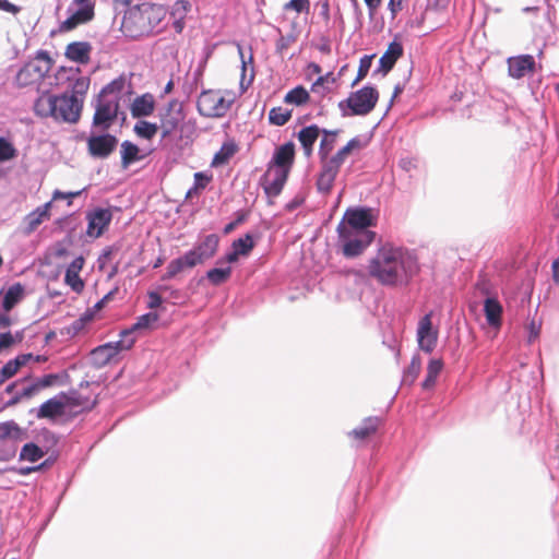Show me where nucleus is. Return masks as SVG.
<instances>
[{
	"label": "nucleus",
	"mask_w": 559,
	"mask_h": 559,
	"mask_svg": "<svg viewBox=\"0 0 559 559\" xmlns=\"http://www.w3.org/2000/svg\"><path fill=\"white\" fill-rule=\"evenodd\" d=\"M368 272L384 286H408L420 272L417 251L385 242L370 260Z\"/></svg>",
	"instance_id": "nucleus-1"
},
{
	"label": "nucleus",
	"mask_w": 559,
	"mask_h": 559,
	"mask_svg": "<svg viewBox=\"0 0 559 559\" xmlns=\"http://www.w3.org/2000/svg\"><path fill=\"white\" fill-rule=\"evenodd\" d=\"M83 105L69 92L55 95L44 93L34 103V112L41 118H53L56 121L75 123L81 117Z\"/></svg>",
	"instance_id": "nucleus-2"
},
{
	"label": "nucleus",
	"mask_w": 559,
	"mask_h": 559,
	"mask_svg": "<svg viewBox=\"0 0 559 559\" xmlns=\"http://www.w3.org/2000/svg\"><path fill=\"white\" fill-rule=\"evenodd\" d=\"M219 240L216 234H209L200 239L192 249L168 263L162 281H170L186 269H192L213 258L217 252Z\"/></svg>",
	"instance_id": "nucleus-3"
},
{
	"label": "nucleus",
	"mask_w": 559,
	"mask_h": 559,
	"mask_svg": "<svg viewBox=\"0 0 559 559\" xmlns=\"http://www.w3.org/2000/svg\"><path fill=\"white\" fill-rule=\"evenodd\" d=\"M160 22V9L152 3L131 7L122 19V27L131 37L150 34Z\"/></svg>",
	"instance_id": "nucleus-4"
},
{
	"label": "nucleus",
	"mask_w": 559,
	"mask_h": 559,
	"mask_svg": "<svg viewBox=\"0 0 559 559\" xmlns=\"http://www.w3.org/2000/svg\"><path fill=\"white\" fill-rule=\"evenodd\" d=\"M379 99V92L373 85H365L352 92L346 99L338 103L342 117L366 116L370 114Z\"/></svg>",
	"instance_id": "nucleus-5"
},
{
	"label": "nucleus",
	"mask_w": 559,
	"mask_h": 559,
	"mask_svg": "<svg viewBox=\"0 0 559 559\" xmlns=\"http://www.w3.org/2000/svg\"><path fill=\"white\" fill-rule=\"evenodd\" d=\"M52 59L48 51L38 50L35 57L25 62L15 75V83L19 87H26L38 84L50 71Z\"/></svg>",
	"instance_id": "nucleus-6"
},
{
	"label": "nucleus",
	"mask_w": 559,
	"mask_h": 559,
	"mask_svg": "<svg viewBox=\"0 0 559 559\" xmlns=\"http://www.w3.org/2000/svg\"><path fill=\"white\" fill-rule=\"evenodd\" d=\"M120 97L112 99L98 96L95 102V112L93 116L92 128L100 131H108L117 119L120 118L121 126L124 123L127 116L120 111Z\"/></svg>",
	"instance_id": "nucleus-7"
},
{
	"label": "nucleus",
	"mask_w": 559,
	"mask_h": 559,
	"mask_svg": "<svg viewBox=\"0 0 559 559\" xmlns=\"http://www.w3.org/2000/svg\"><path fill=\"white\" fill-rule=\"evenodd\" d=\"M338 242L345 258L353 259L360 255L374 240L376 233H354L345 228L344 221L337 226Z\"/></svg>",
	"instance_id": "nucleus-8"
},
{
	"label": "nucleus",
	"mask_w": 559,
	"mask_h": 559,
	"mask_svg": "<svg viewBox=\"0 0 559 559\" xmlns=\"http://www.w3.org/2000/svg\"><path fill=\"white\" fill-rule=\"evenodd\" d=\"M68 17L59 25V32L73 31L79 25L91 22L95 16V2L93 0H73L67 9Z\"/></svg>",
	"instance_id": "nucleus-9"
},
{
	"label": "nucleus",
	"mask_w": 559,
	"mask_h": 559,
	"mask_svg": "<svg viewBox=\"0 0 559 559\" xmlns=\"http://www.w3.org/2000/svg\"><path fill=\"white\" fill-rule=\"evenodd\" d=\"M231 106V100L221 96L218 92L203 91L198 98L197 109L202 117L221 118L226 115Z\"/></svg>",
	"instance_id": "nucleus-10"
},
{
	"label": "nucleus",
	"mask_w": 559,
	"mask_h": 559,
	"mask_svg": "<svg viewBox=\"0 0 559 559\" xmlns=\"http://www.w3.org/2000/svg\"><path fill=\"white\" fill-rule=\"evenodd\" d=\"M345 228L354 233H373L369 228L376 225L377 217L373 210L367 206H357L348 209L343 219Z\"/></svg>",
	"instance_id": "nucleus-11"
},
{
	"label": "nucleus",
	"mask_w": 559,
	"mask_h": 559,
	"mask_svg": "<svg viewBox=\"0 0 559 559\" xmlns=\"http://www.w3.org/2000/svg\"><path fill=\"white\" fill-rule=\"evenodd\" d=\"M87 151L94 158L105 159L111 155L118 145L116 135L103 131L102 133L91 132L87 136Z\"/></svg>",
	"instance_id": "nucleus-12"
},
{
	"label": "nucleus",
	"mask_w": 559,
	"mask_h": 559,
	"mask_svg": "<svg viewBox=\"0 0 559 559\" xmlns=\"http://www.w3.org/2000/svg\"><path fill=\"white\" fill-rule=\"evenodd\" d=\"M162 129V139L169 138L179 127L180 122L185 119L182 106L178 104L177 99L170 100L166 107L158 112Z\"/></svg>",
	"instance_id": "nucleus-13"
},
{
	"label": "nucleus",
	"mask_w": 559,
	"mask_h": 559,
	"mask_svg": "<svg viewBox=\"0 0 559 559\" xmlns=\"http://www.w3.org/2000/svg\"><path fill=\"white\" fill-rule=\"evenodd\" d=\"M80 74L79 68H62L61 71L57 74L58 80L66 79L69 81L68 88L66 91L69 92V96L75 97L78 102L82 105L84 103V97L90 87V78L82 76Z\"/></svg>",
	"instance_id": "nucleus-14"
},
{
	"label": "nucleus",
	"mask_w": 559,
	"mask_h": 559,
	"mask_svg": "<svg viewBox=\"0 0 559 559\" xmlns=\"http://www.w3.org/2000/svg\"><path fill=\"white\" fill-rule=\"evenodd\" d=\"M68 403L70 401L67 393L60 392L58 395L45 401L39 407L29 409V414H35L38 419L53 421L64 414Z\"/></svg>",
	"instance_id": "nucleus-15"
},
{
	"label": "nucleus",
	"mask_w": 559,
	"mask_h": 559,
	"mask_svg": "<svg viewBox=\"0 0 559 559\" xmlns=\"http://www.w3.org/2000/svg\"><path fill=\"white\" fill-rule=\"evenodd\" d=\"M431 317L432 312L426 313L420 318L417 326L418 347L427 354L435 350L439 335L438 330L432 325Z\"/></svg>",
	"instance_id": "nucleus-16"
},
{
	"label": "nucleus",
	"mask_w": 559,
	"mask_h": 559,
	"mask_svg": "<svg viewBox=\"0 0 559 559\" xmlns=\"http://www.w3.org/2000/svg\"><path fill=\"white\" fill-rule=\"evenodd\" d=\"M87 229L86 235L92 238H98L110 225L112 213L110 209L95 207L86 213Z\"/></svg>",
	"instance_id": "nucleus-17"
},
{
	"label": "nucleus",
	"mask_w": 559,
	"mask_h": 559,
	"mask_svg": "<svg viewBox=\"0 0 559 559\" xmlns=\"http://www.w3.org/2000/svg\"><path fill=\"white\" fill-rule=\"evenodd\" d=\"M294 159L295 144L293 141H288L275 148L272 159L269 163L267 173H270L272 169H276L286 170V173L289 174Z\"/></svg>",
	"instance_id": "nucleus-18"
},
{
	"label": "nucleus",
	"mask_w": 559,
	"mask_h": 559,
	"mask_svg": "<svg viewBox=\"0 0 559 559\" xmlns=\"http://www.w3.org/2000/svg\"><path fill=\"white\" fill-rule=\"evenodd\" d=\"M404 48L397 37L389 44L385 52L380 57L378 68L373 74L381 73L385 76L395 66L396 61L403 56Z\"/></svg>",
	"instance_id": "nucleus-19"
},
{
	"label": "nucleus",
	"mask_w": 559,
	"mask_h": 559,
	"mask_svg": "<svg viewBox=\"0 0 559 559\" xmlns=\"http://www.w3.org/2000/svg\"><path fill=\"white\" fill-rule=\"evenodd\" d=\"M535 69V59L532 55H521L508 59V73L513 79H522Z\"/></svg>",
	"instance_id": "nucleus-20"
},
{
	"label": "nucleus",
	"mask_w": 559,
	"mask_h": 559,
	"mask_svg": "<svg viewBox=\"0 0 559 559\" xmlns=\"http://www.w3.org/2000/svg\"><path fill=\"white\" fill-rule=\"evenodd\" d=\"M92 50V44L88 41H72L66 47L64 56L75 63L86 64L91 59Z\"/></svg>",
	"instance_id": "nucleus-21"
},
{
	"label": "nucleus",
	"mask_w": 559,
	"mask_h": 559,
	"mask_svg": "<svg viewBox=\"0 0 559 559\" xmlns=\"http://www.w3.org/2000/svg\"><path fill=\"white\" fill-rule=\"evenodd\" d=\"M502 313L503 307L501 302L493 296H489L484 300V314L487 321V324L495 329L499 330L502 325Z\"/></svg>",
	"instance_id": "nucleus-22"
},
{
	"label": "nucleus",
	"mask_w": 559,
	"mask_h": 559,
	"mask_svg": "<svg viewBox=\"0 0 559 559\" xmlns=\"http://www.w3.org/2000/svg\"><path fill=\"white\" fill-rule=\"evenodd\" d=\"M338 173V168L328 162H321V170L316 181L318 191L322 194L330 193Z\"/></svg>",
	"instance_id": "nucleus-23"
},
{
	"label": "nucleus",
	"mask_w": 559,
	"mask_h": 559,
	"mask_svg": "<svg viewBox=\"0 0 559 559\" xmlns=\"http://www.w3.org/2000/svg\"><path fill=\"white\" fill-rule=\"evenodd\" d=\"M321 134V128L317 124L304 127L297 133V139L300 142L301 148L306 157H311L313 154L314 144Z\"/></svg>",
	"instance_id": "nucleus-24"
},
{
	"label": "nucleus",
	"mask_w": 559,
	"mask_h": 559,
	"mask_svg": "<svg viewBox=\"0 0 559 559\" xmlns=\"http://www.w3.org/2000/svg\"><path fill=\"white\" fill-rule=\"evenodd\" d=\"M84 258L82 255L75 258L67 267L64 274V282L75 293H81L84 289V282L80 277V272L84 265Z\"/></svg>",
	"instance_id": "nucleus-25"
},
{
	"label": "nucleus",
	"mask_w": 559,
	"mask_h": 559,
	"mask_svg": "<svg viewBox=\"0 0 559 559\" xmlns=\"http://www.w3.org/2000/svg\"><path fill=\"white\" fill-rule=\"evenodd\" d=\"M52 201L46 202L44 205L36 207L34 211L25 216V229L24 234L29 235L45 221L50 217V207Z\"/></svg>",
	"instance_id": "nucleus-26"
},
{
	"label": "nucleus",
	"mask_w": 559,
	"mask_h": 559,
	"mask_svg": "<svg viewBox=\"0 0 559 559\" xmlns=\"http://www.w3.org/2000/svg\"><path fill=\"white\" fill-rule=\"evenodd\" d=\"M381 419L378 416H369L362 419L361 424L350 430L347 435L349 438L364 441L378 430Z\"/></svg>",
	"instance_id": "nucleus-27"
},
{
	"label": "nucleus",
	"mask_w": 559,
	"mask_h": 559,
	"mask_svg": "<svg viewBox=\"0 0 559 559\" xmlns=\"http://www.w3.org/2000/svg\"><path fill=\"white\" fill-rule=\"evenodd\" d=\"M155 109L154 96L151 93H145L138 96L131 104L130 111L133 118L148 117Z\"/></svg>",
	"instance_id": "nucleus-28"
},
{
	"label": "nucleus",
	"mask_w": 559,
	"mask_h": 559,
	"mask_svg": "<svg viewBox=\"0 0 559 559\" xmlns=\"http://www.w3.org/2000/svg\"><path fill=\"white\" fill-rule=\"evenodd\" d=\"M120 155H121V167L123 169L129 168L132 164H134L145 157V155L141 153L140 147L135 143H133L129 140H126L121 143Z\"/></svg>",
	"instance_id": "nucleus-29"
},
{
	"label": "nucleus",
	"mask_w": 559,
	"mask_h": 559,
	"mask_svg": "<svg viewBox=\"0 0 559 559\" xmlns=\"http://www.w3.org/2000/svg\"><path fill=\"white\" fill-rule=\"evenodd\" d=\"M70 382V376L67 371L57 373H47L43 377L36 378L31 384L35 386L36 393L41 389L53 386L55 384L66 385Z\"/></svg>",
	"instance_id": "nucleus-30"
},
{
	"label": "nucleus",
	"mask_w": 559,
	"mask_h": 559,
	"mask_svg": "<svg viewBox=\"0 0 559 559\" xmlns=\"http://www.w3.org/2000/svg\"><path fill=\"white\" fill-rule=\"evenodd\" d=\"M341 133L340 129H324L321 128V134H323V138L320 141L318 155L320 158V162H326L330 157L331 152L334 148L336 138Z\"/></svg>",
	"instance_id": "nucleus-31"
},
{
	"label": "nucleus",
	"mask_w": 559,
	"mask_h": 559,
	"mask_svg": "<svg viewBox=\"0 0 559 559\" xmlns=\"http://www.w3.org/2000/svg\"><path fill=\"white\" fill-rule=\"evenodd\" d=\"M25 295V287L21 283H14L4 293L1 307L5 312H10L19 302L22 301Z\"/></svg>",
	"instance_id": "nucleus-32"
},
{
	"label": "nucleus",
	"mask_w": 559,
	"mask_h": 559,
	"mask_svg": "<svg viewBox=\"0 0 559 559\" xmlns=\"http://www.w3.org/2000/svg\"><path fill=\"white\" fill-rule=\"evenodd\" d=\"M26 437V429L22 428L15 420L10 419L0 423V441L24 440Z\"/></svg>",
	"instance_id": "nucleus-33"
},
{
	"label": "nucleus",
	"mask_w": 559,
	"mask_h": 559,
	"mask_svg": "<svg viewBox=\"0 0 559 559\" xmlns=\"http://www.w3.org/2000/svg\"><path fill=\"white\" fill-rule=\"evenodd\" d=\"M115 358L110 344H102L93 348L90 353V362L93 367L99 369L105 367Z\"/></svg>",
	"instance_id": "nucleus-34"
},
{
	"label": "nucleus",
	"mask_w": 559,
	"mask_h": 559,
	"mask_svg": "<svg viewBox=\"0 0 559 559\" xmlns=\"http://www.w3.org/2000/svg\"><path fill=\"white\" fill-rule=\"evenodd\" d=\"M158 318L156 312H146L138 317L136 321L130 328L122 330L120 336H131L136 331L148 330L158 321Z\"/></svg>",
	"instance_id": "nucleus-35"
},
{
	"label": "nucleus",
	"mask_w": 559,
	"mask_h": 559,
	"mask_svg": "<svg viewBox=\"0 0 559 559\" xmlns=\"http://www.w3.org/2000/svg\"><path fill=\"white\" fill-rule=\"evenodd\" d=\"M49 452V447L43 448L35 442H26L20 451L19 460L36 463Z\"/></svg>",
	"instance_id": "nucleus-36"
},
{
	"label": "nucleus",
	"mask_w": 559,
	"mask_h": 559,
	"mask_svg": "<svg viewBox=\"0 0 559 559\" xmlns=\"http://www.w3.org/2000/svg\"><path fill=\"white\" fill-rule=\"evenodd\" d=\"M238 52L241 59L240 87L245 91L249 85H251L254 79L253 56L252 52H250L248 60H246L242 47L240 45H238Z\"/></svg>",
	"instance_id": "nucleus-37"
},
{
	"label": "nucleus",
	"mask_w": 559,
	"mask_h": 559,
	"mask_svg": "<svg viewBox=\"0 0 559 559\" xmlns=\"http://www.w3.org/2000/svg\"><path fill=\"white\" fill-rule=\"evenodd\" d=\"M288 178L286 170L274 169V178L264 183L263 190L267 197L275 198L281 194Z\"/></svg>",
	"instance_id": "nucleus-38"
},
{
	"label": "nucleus",
	"mask_w": 559,
	"mask_h": 559,
	"mask_svg": "<svg viewBox=\"0 0 559 559\" xmlns=\"http://www.w3.org/2000/svg\"><path fill=\"white\" fill-rule=\"evenodd\" d=\"M442 369L443 361L441 359H430L427 366V374L424 381L421 382V388L424 390H430L431 388H433Z\"/></svg>",
	"instance_id": "nucleus-39"
},
{
	"label": "nucleus",
	"mask_w": 559,
	"mask_h": 559,
	"mask_svg": "<svg viewBox=\"0 0 559 559\" xmlns=\"http://www.w3.org/2000/svg\"><path fill=\"white\" fill-rule=\"evenodd\" d=\"M310 99V94L302 85H297L289 90L284 96V103L295 105L297 107L307 104Z\"/></svg>",
	"instance_id": "nucleus-40"
},
{
	"label": "nucleus",
	"mask_w": 559,
	"mask_h": 559,
	"mask_svg": "<svg viewBox=\"0 0 559 559\" xmlns=\"http://www.w3.org/2000/svg\"><path fill=\"white\" fill-rule=\"evenodd\" d=\"M213 176L206 171H197L193 175V186L186 192V200L192 199L200 190H204L212 181Z\"/></svg>",
	"instance_id": "nucleus-41"
},
{
	"label": "nucleus",
	"mask_w": 559,
	"mask_h": 559,
	"mask_svg": "<svg viewBox=\"0 0 559 559\" xmlns=\"http://www.w3.org/2000/svg\"><path fill=\"white\" fill-rule=\"evenodd\" d=\"M237 152V145L234 142H227L222 145L218 152L215 153L211 165L217 167L225 165Z\"/></svg>",
	"instance_id": "nucleus-42"
},
{
	"label": "nucleus",
	"mask_w": 559,
	"mask_h": 559,
	"mask_svg": "<svg viewBox=\"0 0 559 559\" xmlns=\"http://www.w3.org/2000/svg\"><path fill=\"white\" fill-rule=\"evenodd\" d=\"M159 127L157 123L147 120H138L133 127L134 133L144 140L151 141L157 133Z\"/></svg>",
	"instance_id": "nucleus-43"
},
{
	"label": "nucleus",
	"mask_w": 559,
	"mask_h": 559,
	"mask_svg": "<svg viewBox=\"0 0 559 559\" xmlns=\"http://www.w3.org/2000/svg\"><path fill=\"white\" fill-rule=\"evenodd\" d=\"M231 275V267L230 266H226V267H222V266H217V267H213V269H210L205 276L207 278V281L214 285V286H219L224 283H226L229 277Z\"/></svg>",
	"instance_id": "nucleus-44"
},
{
	"label": "nucleus",
	"mask_w": 559,
	"mask_h": 559,
	"mask_svg": "<svg viewBox=\"0 0 559 559\" xmlns=\"http://www.w3.org/2000/svg\"><path fill=\"white\" fill-rule=\"evenodd\" d=\"M421 368V358L418 354L412 357L411 364L403 372L402 383L412 385L418 377Z\"/></svg>",
	"instance_id": "nucleus-45"
},
{
	"label": "nucleus",
	"mask_w": 559,
	"mask_h": 559,
	"mask_svg": "<svg viewBox=\"0 0 559 559\" xmlns=\"http://www.w3.org/2000/svg\"><path fill=\"white\" fill-rule=\"evenodd\" d=\"M254 246V236L251 233H247L243 237L235 239L231 242V249L237 251L242 257L249 255Z\"/></svg>",
	"instance_id": "nucleus-46"
},
{
	"label": "nucleus",
	"mask_w": 559,
	"mask_h": 559,
	"mask_svg": "<svg viewBox=\"0 0 559 559\" xmlns=\"http://www.w3.org/2000/svg\"><path fill=\"white\" fill-rule=\"evenodd\" d=\"M293 115L292 109H284L282 107H273L269 112V122L272 126L282 127L286 124Z\"/></svg>",
	"instance_id": "nucleus-47"
},
{
	"label": "nucleus",
	"mask_w": 559,
	"mask_h": 559,
	"mask_svg": "<svg viewBox=\"0 0 559 559\" xmlns=\"http://www.w3.org/2000/svg\"><path fill=\"white\" fill-rule=\"evenodd\" d=\"M127 84L126 76L119 75L118 78L114 79L111 82L106 84L98 96L105 97L107 95H115L116 97H119L120 93L124 90Z\"/></svg>",
	"instance_id": "nucleus-48"
},
{
	"label": "nucleus",
	"mask_w": 559,
	"mask_h": 559,
	"mask_svg": "<svg viewBox=\"0 0 559 559\" xmlns=\"http://www.w3.org/2000/svg\"><path fill=\"white\" fill-rule=\"evenodd\" d=\"M22 440L0 441V462H9L16 456L19 442Z\"/></svg>",
	"instance_id": "nucleus-49"
},
{
	"label": "nucleus",
	"mask_w": 559,
	"mask_h": 559,
	"mask_svg": "<svg viewBox=\"0 0 559 559\" xmlns=\"http://www.w3.org/2000/svg\"><path fill=\"white\" fill-rule=\"evenodd\" d=\"M17 156V150L4 136H0V164L9 162Z\"/></svg>",
	"instance_id": "nucleus-50"
},
{
	"label": "nucleus",
	"mask_w": 559,
	"mask_h": 559,
	"mask_svg": "<svg viewBox=\"0 0 559 559\" xmlns=\"http://www.w3.org/2000/svg\"><path fill=\"white\" fill-rule=\"evenodd\" d=\"M374 56H376L374 53L365 55L360 58L357 75H356L355 80L353 81L352 86H355L358 82H360L361 80H364L367 76V74L372 66V60H373Z\"/></svg>",
	"instance_id": "nucleus-51"
},
{
	"label": "nucleus",
	"mask_w": 559,
	"mask_h": 559,
	"mask_svg": "<svg viewBox=\"0 0 559 559\" xmlns=\"http://www.w3.org/2000/svg\"><path fill=\"white\" fill-rule=\"evenodd\" d=\"M135 343V337L131 336H120V340L116 342H108L110 344V349L116 357L121 352L129 350Z\"/></svg>",
	"instance_id": "nucleus-52"
},
{
	"label": "nucleus",
	"mask_w": 559,
	"mask_h": 559,
	"mask_svg": "<svg viewBox=\"0 0 559 559\" xmlns=\"http://www.w3.org/2000/svg\"><path fill=\"white\" fill-rule=\"evenodd\" d=\"M192 4L190 0H177L171 5L170 14L178 20H185L191 11Z\"/></svg>",
	"instance_id": "nucleus-53"
},
{
	"label": "nucleus",
	"mask_w": 559,
	"mask_h": 559,
	"mask_svg": "<svg viewBox=\"0 0 559 559\" xmlns=\"http://www.w3.org/2000/svg\"><path fill=\"white\" fill-rule=\"evenodd\" d=\"M297 39V36L295 33H288L286 35H281L275 44V52L277 55L284 56L286 49L295 43Z\"/></svg>",
	"instance_id": "nucleus-54"
},
{
	"label": "nucleus",
	"mask_w": 559,
	"mask_h": 559,
	"mask_svg": "<svg viewBox=\"0 0 559 559\" xmlns=\"http://www.w3.org/2000/svg\"><path fill=\"white\" fill-rule=\"evenodd\" d=\"M36 394V389L35 386H32V384L25 386L22 391L15 393L10 400H8L5 402V406H14L16 404H19L22 399H29L32 397L33 395Z\"/></svg>",
	"instance_id": "nucleus-55"
},
{
	"label": "nucleus",
	"mask_w": 559,
	"mask_h": 559,
	"mask_svg": "<svg viewBox=\"0 0 559 559\" xmlns=\"http://www.w3.org/2000/svg\"><path fill=\"white\" fill-rule=\"evenodd\" d=\"M370 142V138L365 134H359L350 139L346 146L349 148V151L353 153L354 151H360L368 146Z\"/></svg>",
	"instance_id": "nucleus-56"
},
{
	"label": "nucleus",
	"mask_w": 559,
	"mask_h": 559,
	"mask_svg": "<svg viewBox=\"0 0 559 559\" xmlns=\"http://www.w3.org/2000/svg\"><path fill=\"white\" fill-rule=\"evenodd\" d=\"M350 153L352 152L349 151V148L346 145H344L333 156L329 157L326 162L333 165L334 167L341 169L346 156Z\"/></svg>",
	"instance_id": "nucleus-57"
},
{
	"label": "nucleus",
	"mask_w": 559,
	"mask_h": 559,
	"mask_svg": "<svg viewBox=\"0 0 559 559\" xmlns=\"http://www.w3.org/2000/svg\"><path fill=\"white\" fill-rule=\"evenodd\" d=\"M418 166V159L414 156H402L399 159V167L403 169L406 173H411L412 170L416 169Z\"/></svg>",
	"instance_id": "nucleus-58"
},
{
	"label": "nucleus",
	"mask_w": 559,
	"mask_h": 559,
	"mask_svg": "<svg viewBox=\"0 0 559 559\" xmlns=\"http://www.w3.org/2000/svg\"><path fill=\"white\" fill-rule=\"evenodd\" d=\"M15 343H16V338L13 336V334L10 331L0 333V353L3 349L10 348Z\"/></svg>",
	"instance_id": "nucleus-59"
},
{
	"label": "nucleus",
	"mask_w": 559,
	"mask_h": 559,
	"mask_svg": "<svg viewBox=\"0 0 559 559\" xmlns=\"http://www.w3.org/2000/svg\"><path fill=\"white\" fill-rule=\"evenodd\" d=\"M308 8H309V0H290L288 3L285 4V9H293L298 13H301L305 10H308Z\"/></svg>",
	"instance_id": "nucleus-60"
},
{
	"label": "nucleus",
	"mask_w": 559,
	"mask_h": 559,
	"mask_svg": "<svg viewBox=\"0 0 559 559\" xmlns=\"http://www.w3.org/2000/svg\"><path fill=\"white\" fill-rule=\"evenodd\" d=\"M4 471L13 472V473L19 474L21 476H27V475H31L32 473L38 472L36 465L21 466V467L10 466V467L5 468Z\"/></svg>",
	"instance_id": "nucleus-61"
},
{
	"label": "nucleus",
	"mask_w": 559,
	"mask_h": 559,
	"mask_svg": "<svg viewBox=\"0 0 559 559\" xmlns=\"http://www.w3.org/2000/svg\"><path fill=\"white\" fill-rule=\"evenodd\" d=\"M58 456H59L58 451H52L46 460H44L41 463L36 465L38 472H43V471L50 468L57 461Z\"/></svg>",
	"instance_id": "nucleus-62"
},
{
	"label": "nucleus",
	"mask_w": 559,
	"mask_h": 559,
	"mask_svg": "<svg viewBox=\"0 0 559 559\" xmlns=\"http://www.w3.org/2000/svg\"><path fill=\"white\" fill-rule=\"evenodd\" d=\"M84 328H85V325L82 323V320H80V318H78L64 330L69 336L73 337V336L78 335Z\"/></svg>",
	"instance_id": "nucleus-63"
},
{
	"label": "nucleus",
	"mask_w": 559,
	"mask_h": 559,
	"mask_svg": "<svg viewBox=\"0 0 559 559\" xmlns=\"http://www.w3.org/2000/svg\"><path fill=\"white\" fill-rule=\"evenodd\" d=\"M239 257H241L237 251L231 249L229 252H227L224 257L219 258L216 261L217 265H223L224 263H235L238 261Z\"/></svg>",
	"instance_id": "nucleus-64"
}]
</instances>
